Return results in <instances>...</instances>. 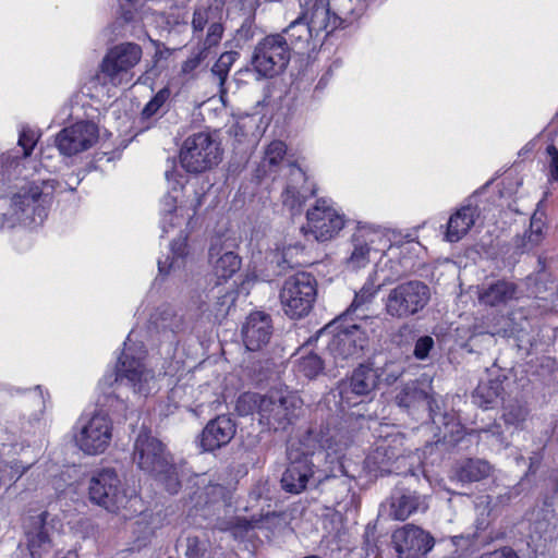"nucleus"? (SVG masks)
<instances>
[{"label":"nucleus","mask_w":558,"mask_h":558,"mask_svg":"<svg viewBox=\"0 0 558 558\" xmlns=\"http://www.w3.org/2000/svg\"><path fill=\"white\" fill-rule=\"evenodd\" d=\"M98 138L97 124L82 120L63 128L56 135V146L61 155L71 157L90 149Z\"/></svg>","instance_id":"nucleus-19"},{"label":"nucleus","mask_w":558,"mask_h":558,"mask_svg":"<svg viewBox=\"0 0 558 558\" xmlns=\"http://www.w3.org/2000/svg\"><path fill=\"white\" fill-rule=\"evenodd\" d=\"M47 515V512H41L29 517L25 523L26 544L33 558H41L51 547V541L46 529Z\"/></svg>","instance_id":"nucleus-26"},{"label":"nucleus","mask_w":558,"mask_h":558,"mask_svg":"<svg viewBox=\"0 0 558 558\" xmlns=\"http://www.w3.org/2000/svg\"><path fill=\"white\" fill-rule=\"evenodd\" d=\"M265 400V396H260L254 392H246L239 397L235 409L242 416L257 412L260 416L262 401Z\"/></svg>","instance_id":"nucleus-44"},{"label":"nucleus","mask_w":558,"mask_h":558,"mask_svg":"<svg viewBox=\"0 0 558 558\" xmlns=\"http://www.w3.org/2000/svg\"><path fill=\"white\" fill-rule=\"evenodd\" d=\"M236 433L234 421L228 415H218L203 428L198 445L205 452H214L227 446Z\"/></svg>","instance_id":"nucleus-21"},{"label":"nucleus","mask_w":558,"mask_h":558,"mask_svg":"<svg viewBox=\"0 0 558 558\" xmlns=\"http://www.w3.org/2000/svg\"><path fill=\"white\" fill-rule=\"evenodd\" d=\"M235 60V52H225L222 53L217 62L211 68V75L215 80H217V83L222 86L228 73L230 71V66Z\"/></svg>","instance_id":"nucleus-46"},{"label":"nucleus","mask_w":558,"mask_h":558,"mask_svg":"<svg viewBox=\"0 0 558 558\" xmlns=\"http://www.w3.org/2000/svg\"><path fill=\"white\" fill-rule=\"evenodd\" d=\"M461 541H465V542H468V543H469V539H468V538H465L463 535H458V536H453V537H452V543H453L454 545H459Z\"/></svg>","instance_id":"nucleus-57"},{"label":"nucleus","mask_w":558,"mask_h":558,"mask_svg":"<svg viewBox=\"0 0 558 558\" xmlns=\"http://www.w3.org/2000/svg\"><path fill=\"white\" fill-rule=\"evenodd\" d=\"M271 335V318L263 312L250 314L242 327L243 343L248 351L263 349L269 342Z\"/></svg>","instance_id":"nucleus-24"},{"label":"nucleus","mask_w":558,"mask_h":558,"mask_svg":"<svg viewBox=\"0 0 558 558\" xmlns=\"http://www.w3.org/2000/svg\"><path fill=\"white\" fill-rule=\"evenodd\" d=\"M209 258L219 279L231 278L241 267V259L236 254L230 251L222 253V248L217 245L209 248Z\"/></svg>","instance_id":"nucleus-31"},{"label":"nucleus","mask_w":558,"mask_h":558,"mask_svg":"<svg viewBox=\"0 0 558 558\" xmlns=\"http://www.w3.org/2000/svg\"><path fill=\"white\" fill-rule=\"evenodd\" d=\"M527 416V409L521 404H511L505 409L504 420L508 425L520 426Z\"/></svg>","instance_id":"nucleus-47"},{"label":"nucleus","mask_w":558,"mask_h":558,"mask_svg":"<svg viewBox=\"0 0 558 558\" xmlns=\"http://www.w3.org/2000/svg\"><path fill=\"white\" fill-rule=\"evenodd\" d=\"M478 215L480 210L476 205L468 203L461 206L449 217L445 239L451 243L460 241L474 226Z\"/></svg>","instance_id":"nucleus-28"},{"label":"nucleus","mask_w":558,"mask_h":558,"mask_svg":"<svg viewBox=\"0 0 558 558\" xmlns=\"http://www.w3.org/2000/svg\"><path fill=\"white\" fill-rule=\"evenodd\" d=\"M166 180L172 192H169L161 199V229L163 233H170L178 229L179 236L170 244L171 254L165 259L158 260V270L160 275L180 276L186 266L187 257V234L182 228L191 222L197 208L202 205V196L194 193L191 199L180 201V204H178L179 190L184 186L185 177L173 167L166 171Z\"/></svg>","instance_id":"nucleus-2"},{"label":"nucleus","mask_w":558,"mask_h":558,"mask_svg":"<svg viewBox=\"0 0 558 558\" xmlns=\"http://www.w3.org/2000/svg\"><path fill=\"white\" fill-rule=\"evenodd\" d=\"M548 181L558 182V148L555 145L546 147Z\"/></svg>","instance_id":"nucleus-50"},{"label":"nucleus","mask_w":558,"mask_h":558,"mask_svg":"<svg viewBox=\"0 0 558 558\" xmlns=\"http://www.w3.org/2000/svg\"><path fill=\"white\" fill-rule=\"evenodd\" d=\"M366 0H341L333 15L339 17L340 27H347L357 21L366 11Z\"/></svg>","instance_id":"nucleus-38"},{"label":"nucleus","mask_w":558,"mask_h":558,"mask_svg":"<svg viewBox=\"0 0 558 558\" xmlns=\"http://www.w3.org/2000/svg\"><path fill=\"white\" fill-rule=\"evenodd\" d=\"M36 390H38V395H37V398L39 400V403L43 405V408L45 407V399H44V396H43V392L40 390V387H36Z\"/></svg>","instance_id":"nucleus-58"},{"label":"nucleus","mask_w":558,"mask_h":558,"mask_svg":"<svg viewBox=\"0 0 558 558\" xmlns=\"http://www.w3.org/2000/svg\"><path fill=\"white\" fill-rule=\"evenodd\" d=\"M236 294L232 289L217 287L214 291V301L208 304L204 313L215 320L223 319L234 305Z\"/></svg>","instance_id":"nucleus-34"},{"label":"nucleus","mask_w":558,"mask_h":558,"mask_svg":"<svg viewBox=\"0 0 558 558\" xmlns=\"http://www.w3.org/2000/svg\"><path fill=\"white\" fill-rule=\"evenodd\" d=\"M351 445L347 433L326 428H310L299 444L288 449L289 465L281 477V487L287 493L300 494L311 478L322 472L320 482L327 477L349 475L345 453Z\"/></svg>","instance_id":"nucleus-1"},{"label":"nucleus","mask_w":558,"mask_h":558,"mask_svg":"<svg viewBox=\"0 0 558 558\" xmlns=\"http://www.w3.org/2000/svg\"><path fill=\"white\" fill-rule=\"evenodd\" d=\"M202 59V52L189 58L182 64V72L185 74L193 72L201 64Z\"/></svg>","instance_id":"nucleus-54"},{"label":"nucleus","mask_w":558,"mask_h":558,"mask_svg":"<svg viewBox=\"0 0 558 558\" xmlns=\"http://www.w3.org/2000/svg\"><path fill=\"white\" fill-rule=\"evenodd\" d=\"M171 97V90L165 86L145 105L142 110V119L150 120L166 112V106Z\"/></svg>","instance_id":"nucleus-41"},{"label":"nucleus","mask_w":558,"mask_h":558,"mask_svg":"<svg viewBox=\"0 0 558 558\" xmlns=\"http://www.w3.org/2000/svg\"><path fill=\"white\" fill-rule=\"evenodd\" d=\"M287 38L282 34L269 35L255 46L252 65L262 77H272L281 73L290 61Z\"/></svg>","instance_id":"nucleus-14"},{"label":"nucleus","mask_w":558,"mask_h":558,"mask_svg":"<svg viewBox=\"0 0 558 558\" xmlns=\"http://www.w3.org/2000/svg\"><path fill=\"white\" fill-rule=\"evenodd\" d=\"M345 320L347 317L341 316L319 331V337L327 339L329 354L340 366H343L342 361L357 356L367 344L365 332L356 324L344 325Z\"/></svg>","instance_id":"nucleus-7"},{"label":"nucleus","mask_w":558,"mask_h":558,"mask_svg":"<svg viewBox=\"0 0 558 558\" xmlns=\"http://www.w3.org/2000/svg\"><path fill=\"white\" fill-rule=\"evenodd\" d=\"M135 332L131 331L124 342L123 351L118 360L114 377L109 376L104 379V384L112 386L116 384V389L107 393L105 405L116 408L113 402L122 404L119 400L117 390L121 386H126L133 390L134 393L141 396H148L154 393L159 388V377L146 363V350L142 342L134 340Z\"/></svg>","instance_id":"nucleus-3"},{"label":"nucleus","mask_w":558,"mask_h":558,"mask_svg":"<svg viewBox=\"0 0 558 558\" xmlns=\"http://www.w3.org/2000/svg\"><path fill=\"white\" fill-rule=\"evenodd\" d=\"M230 527H231V525H227V526H219V529H220L221 531H226V530H228V529H230Z\"/></svg>","instance_id":"nucleus-60"},{"label":"nucleus","mask_w":558,"mask_h":558,"mask_svg":"<svg viewBox=\"0 0 558 558\" xmlns=\"http://www.w3.org/2000/svg\"><path fill=\"white\" fill-rule=\"evenodd\" d=\"M276 263L282 269L293 268L306 263L305 247L300 243L284 245L278 250L276 255Z\"/></svg>","instance_id":"nucleus-40"},{"label":"nucleus","mask_w":558,"mask_h":558,"mask_svg":"<svg viewBox=\"0 0 558 558\" xmlns=\"http://www.w3.org/2000/svg\"><path fill=\"white\" fill-rule=\"evenodd\" d=\"M133 461L140 470L161 482L170 494L178 493L180 480L177 466L163 444L149 432L138 433L133 446Z\"/></svg>","instance_id":"nucleus-4"},{"label":"nucleus","mask_w":558,"mask_h":558,"mask_svg":"<svg viewBox=\"0 0 558 558\" xmlns=\"http://www.w3.org/2000/svg\"><path fill=\"white\" fill-rule=\"evenodd\" d=\"M142 48L133 43L112 47L104 57L97 80L114 87L129 85L133 78L131 70L142 59Z\"/></svg>","instance_id":"nucleus-12"},{"label":"nucleus","mask_w":558,"mask_h":558,"mask_svg":"<svg viewBox=\"0 0 558 558\" xmlns=\"http://www.w3.org/2000/svg\"><path fill=\"white\" fill-rule=\"evenodd\" d=\"M544 227L545 223L542 219V215H539L537 211L534 213L531 218L530 230L526 234V241L523 244L524 251H530L542 242Z\"/></svg>","instance_id":"nucleus-45"},{"label":"nucleus","mask_w":558,"mask_h":558,"mask_svg":"<svg viewBox=\"0 0 558 558\" xmlns=\"http://www.w3.org/2000/svg\"><path fill=\"white\" fill-rule=\"evenodd\" d=\"M430 300L429 287L420 280L401 282L383 299L385 313L397 319H407L421 311Z\"/></svg>","instance_id":"nucleus-8"},{"label":"nucleus","mask_w":558,"mask_h":558,"mask_svg":"<svg viewBox=\"0 0 558 558\" xmlns=\"http://www.w3.org/2000/svg\"><path fill=\"white\" fill-rule=\"evenodd\" d=\"M180 389H181L180 387H175V388L172 389L171 393H172L173 398L179 393Z\"/></svg>","instance_id":"nucleus-59"},{"label":"nucleus","mask_w":558,"mask_h":558,"mask_svg":"<svg viewBox=\"0 0 558 558\" xmlns=\"http://www.w3.org/2000/svg\"><path fill=\"white\" fill-rule=\"evenodd\" d=\"M301 15L307 22L316 37L326 35L340 27L339 17L333 15L329 0H312L306 3Z\"/></svg>","instance_id":"nucleus-23"},{"label":"nucleus","mask_w":558,"mask_h":558,"mask_svg":"<svg viewBox=\"0 0 558 558\" xmlns=\"http://www.w3.org/2000/svg\"><path fill=\"white\" fill-rule=\"evenodd\" d=\"M502 380L497 377L481 381L473 393V401L483 409H490L498 404L504 393Z\"/></svg>","instance_id":"nucleus-33"},{"label":"nucleus","mask_w":558,"mask_h":558,"mask_svg":"<svg viewBox=\"0 0 558 558\" xmlns=\"http://www.w3.org/2000/svg\"><path fill=\"white\" fill-rule=\"evenodd\" d=\"M37 142V135L34 131L29 129H23L20 133L19 145L23 149V157L26 158L31 156L33 148L35 147Z\"/></svg>","instance_id":"nucleus-51"},{"label":"nucleus","mask_w":558,"mask_h":558,"mask_svg":"<svg viewBox=\"0 0 558 558\" xmlns=\"http://www.w3.org/2000/svg\"><path fill=\"white\" fill-rule=\"evenodd\" d=\"M222 8L218 4L199 5L194 10L192 29L194 34L202 33L206 26L222 20Z\"/></svg>","instance_id":"nucleus-39"},{"label":"nucleus","mask_w":558,"mask_h":558,"mask_svg":"<svg viewBox=\"0 0 558 558\" xmlns=\"http://www.w3.org/2000/svg\"><path fill=\"white\" fill-rule=\"evenodd\" d=\"M483 433L485 434H489L492 435L493 437L496 438V440L499 442V444H504V433L501 430V427L500 425H492L489 428L487 429H484Z\"/></svg>","instance_id":"nucleus-55"},{"label":"nucleus","mask_w":558,"mask_h":558,"mask_svg":"<svg viewBox=\"0 0 558 558\" xmlns=\"http://www.w3.org/2000/svg\"><path fill=\"white\" fill-rule=\"evenodd\" d=\"M428 508L427 497L415 492H398L391 497L390 517L395 520L404 521L411 514L425 511Z\"/></svg>","instance_id":"nucleus-29"},{"label":"nucleus","mask_w":558,"mask_h":558,"mask_svg":"<svg viewBox=\"0 0 558 558\" xmlns=\"http://www.w3.org/2000/svg\"><path fill=\"white\" fill-rule=\"evenodd\" d=\"M317 296V280L306 271L295 272L284 279L279 299L284 313L293 318L306 316Z\"/></svg>","instance_id":"nucleus-9"},{"label":"nucleus","mask_w":558,"mask_h":558,"mask_svg":"<svg viewBox=\"0 0 558 558\" xmlns=\"http://www.w3.org/2000/svg\"><path fill=\"white\" fill-rule=\"evenodd\" d=\"M112 421L99 411L83 414L74 426V441L77 448L88 456L104 453L112 439Z\"/></svg>","instance_id":"nucleus-11"},{"label":"nucleus","mask_w":558,"mask_h":558,"mask_svg":"<svg viewBox=\"0 0 558 558\" xmlns=\"http://www.w3.org/2000/svg\"><path fill=\"white\" fill-rule=\"evenodd\" d=\"M184 547L185 558H203L207 550L206 543L196 536L186 537Z\"/></svg>","instance_id":"nucleus-48"},{"label":"nucleus","mask_w":558,"mask_h":558,"mask_svg":"<svg viewBox=\"0 0 558 558\" xmlns=\"http://www.w3.org/2000/svg\"><path fill=\"white\" fill-rule=\"evenodd\" d=\"M52 185L48 182L27 183L12 197L10 210L3 215L1 228H13L15 225H40L47 216Z\"/></svg>","instance_id":"nucleus-5"},{"label":"nucleus","mask_w":558,"mask_h":558,"mask_svg":"<svg viewBox=\"0 0 558 558\" xmlns=\"http://www.w3.org/2000/svg\"><path fill=\"white\" fill-rule=\"evenodd\" d=\"M150 322L156 329L178 333L186 327L183 315L179 314L171 304H161L150 316Z\"/></svg>","instance_id":"nucleus-32"},{"label":"nucleus","mask_w":558,"mask_h":558,"mask_svg":"<svg viewBox=\"0 0 558 558\" xmlns=\"http://www.w3.org/2000/svg\"><path fill=\"white\" fill-rule=\"evenodd\" d=\"M283 33L291 49L304 48L312 39L317 38L301 14L289 24Z\"/></svg>","instance_id":"nucleus-36"},{"label":"nucleus","mask_w":558,"mask_h":558,"mask_svg":"<svg viewBox=\"0 0 558 558\" xmlns=\"http://www.w3.org/2000/svg\"><path fill=\"white\" fill-rule=\"evenodd\" d=\"M433 348L434 339L430 336H423L416 340L413 354L417 360H425Z\"/></svg>","instance_id":"nucleus-53"},{"label":"nucleus","mask_w":558,"mask_h":558,"mask_svg":"<svg viewBox=\"0 0 558 558\" xmlns=\"http://www.w3.org/2000/svg\"><path fill=\"white\" fill-rule=\"evenodd\" d=\"M223 34L222 20H218V22H213L211 25L208 26L206 38L204 40V50H208L215 46H217Z\"/></svg>","instance_id":"nucleus-49"},{"label":"nucleus","mask_w":558,"mask_h":558,"mask_svg":"<svg viewBox=\"0 0 558 558\" xmlns=\"http://www.w3.org/2000/svg\"><path fill=\"white\" fill-rule=\"evenodd\" d=\"M28 466H24L17 461H14L10 464L0 462V477L2 480L5 475H8L10 480H17L26 472Z\"/></svg>","instance_id":"nucleus-52"},{"label":"nucleus","mask_w":558,"mask_h":558,"mask_svg":"<svg viewBox=\"0 0 558 558\" xmlns=\"http://www.w3.org/2000/svg\"><path fill=\"white\" fill-rule=\"evenodd\" d=\"M519 298L515 283L500 279L483 284L478 290L480 303L490 307H501Z\"/></svg>","instance_id":"nucleus-27"},{"label":"nucleus","mask_w":558,"mask_h":558,"mask_svg":"<svg viewBox=\"0 0 558 558\" xmlns=\"http://www.w3.org/2000/svg\"><path fill=\"white\" fill-rule=\"evenodd\" d=\"M306 221L303 231L319 242L332 240L345 226L344 215L327 199L316 201V204L307 210Z\"/></svg>","instance_id":"nucleus-15"},{"label":"nucleus","mask_w":558,"mask_h":558,"mask_svg":"<svg viewBox=\"0 0 558 558\" xmlns=\"http://www.w3.org/2000/svg\"><path fill=\"white\" fill-rule=\"evenodd\" d=\"M222 159L219 143L210 133L197 132L187 136L180 149L182 168L190 173H202L217 166Z\"/></svg>","instance_id":"nucleus-10"},{"label":"nucleus","mask_w":558,"mask_h":558,"mask_svg":"<svg viewBox=\"0 0 558 558\" xmlns=\"http://www.w3.org/2000/svg\"><path fill=\"white\" fill-rule=\"evenodd\" d=\"M195 507L225 509L231 506V490L220 484H209L196 493Z\"/></svg>","instance_id":"nucleus-30"},{"label":"nucleus","mask_w":558,"mask_h":558,"mask_svg":"<svg viewBox=\"0 0 558 558\" xmlns=\"http://www.w3.org/2000/svg\"><path fill=\"white\" fill-rule=\"evenodd\" d=\"M404 437L400 433L387 434L378 439L366 458L367 466L380 474L400 470L399 463L407 458Z\"/></svg>","instance_id":"nucleus-17"},{"label":"nucleus","mask_w":558,"mask_h":558,"mask_svg":"<svg viewBox=\"0 0 558 558\" xmlns=\"http://www.w3.org/2000/svg\"><path fill=\"white\" fill-rule=\"evenodd\" d=\"M399 558H425L435 546V538L422 527L405 524L392 534Z\"/></svg>","instance_id":"nucleus-20"},{"label":"nucleus","mask_w":558,"mask_h":558,"mask_svg":"<svg viewBox=\"0 0 558 558\" xmlns=\"http://www.w3.org/2000/svg\"><path fill=\"white\" fill-rule=\"evenodd\" d=\"M405 251L404 246H388L387 253L380 258L373 272L380 281V286L385 287L399 280L412 268L408 258L396 259Z\"/></svg>","instance_id":"nucleus-25"},{"label":"nucleus","mask_w":558,"mask_h":558,"mask_svg":"<svg viewBox=\"0 0 558 558\" xmlns=\"http://www.w3.org/2000/svg\"><path fill=\"white\" fill-rule=\"evenodd\" d=\"M287 153V146L281 141H272L266 148L264 158L260 162V168L266 174L271 172L283 159Z\"/></svg>","instance_id":"nucleus-42"},{"label":"nucleus","mask_w":558,"mask_h":558,"mask_svg":"<svg viewBox=\"0 0 558 558\" xmlns=\"http://www.w3.org/2000/svg\"><path fill=\"white\" fill-rule=\"evenodd\" d=\"M288 183L281 194L282 204L292 215L300 214L306 199L315 191L306 185V174L296 165H288Z\"/></svg>","instance_id":"nucleus-22"},{"label":"nucleus","mask_w":558,"mask_h":558,"mask_svg":"<svg viewBox=\"0 0 558 558\" xmlns=\"http://www.w3.org/2000/svg\"><path fill=\"white\" fill-rule=\"evenodd\" d=\"M379 383L377 371L368 365L361 364L350 377L339 384L341 403L353 407L362 403L364 399H372Z\"/></svg>","instance_id":"nucleus-18"},{"label":"nucleus","mask_w":558,"mask_h":558,"mask_svg":"<svg viewBox=\"0 0 558 558\" xmlns=\"http://www.w3.org/2000/svg\"><path fill=\"white\" fill-rule=\"evenodd\" d=\"M428 408H429V415H430V418L432 421L436 424L437 423V416L438 414L434 411L433 409V405H432V401H428Z\"/></svg>","instance_id":"nucleus-56"},{"label":"nucleus","mask_w":558,"mask_h":558,"mask_svg":"<svg viewBox=\"0 0 558 558\" xmlns=\"http://www.w3.org/2000/svg\"><path fill=\"white\" fill-rule=\"evenodd\" d=\"M493 468L482 459H468L462 461L456 469V476L460 482H478L489 476Z\"/></svg>","instance_id":"nucleus-35"},{"label":"nucleus","mask_w":558,"mask_h":558,"mask_svg":"<svg viewBox=\"0 0 558 558\" xmlns=\"http://www.w3.org/2000/svg\"><path fill=\"white\" fill-rule=\"evenodd\" d=\"M301 407L302 400L293 392L270 391L262 401L259 423L275 432L287 430L299 417Z\"/></svg>","instance_id":"nucleus-13"},{"label":"nucleus","mask_w":558,"mask_h":558,"mask_svg":"<svg viewBox=\"0 0 558 558\" xmlns=\"http://www.w3.org/2000/svg\"><path fill=\"white\" fill-rule=\"evenodd\" d=\"M387 240L379 228L367 223H359L351 236V251L347 258V266L352 270L365 268L374 254L384 252Z\"/></svg>","instance_id":"nucleus-16"},{"label":"nucleus","mask_w":558,"mask_h":558,"mask_svg":"<svg viewBox=\"0 0 558 558\" xmlns=\"http://www.w3.org/2000/svg\"><path fill=\"white\" fill-rule=\"evenodd\" d=\"M383 287L376 276L371 274L360 291L355 293L350 307L343 316L349 317L364 305L369 304Z\"/></svg>","instance_id":"nucleus-37"},{"label":"nucleus","mask_w":558,"mask_h":558,"mask_svg":"<svg viewBox=\"0 0 558 558\" xmlns=\"http://www.w3.org/2000/svg\"><path fill=\"white\" fill-rule=\"evenodd\" d=\"M324 368L323 360L315 353L302 355L295 365V371L299 374L312 379L316 377Z\"/></svg>","instance_id":"nucleus-43"},{"label":"nucleus","mask_w":558,"mask_h":558,"mask_svg":"<svg viewBox=\"0 0 558 558\" xmlns=\"http://www.w3.org/2000/svg\"><path fill=\"white\" fill-rule=\"evenodd\" d=\"M88 497L93 504L113 513L134 508L140 502L136 495L128 496L118 473L110 468L98 470L92 475Z\"/></svg>","instance_id":"nucleus-6"}]
</instances>
